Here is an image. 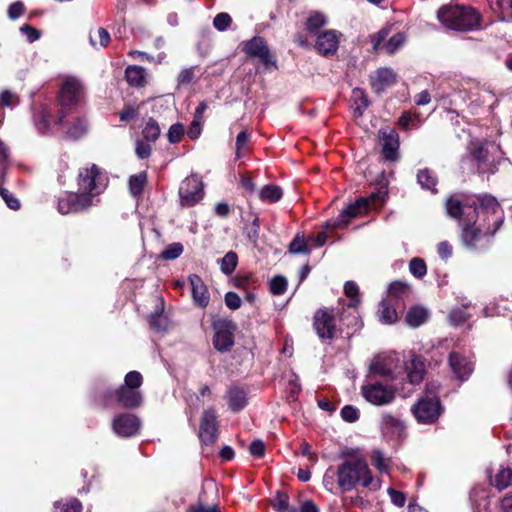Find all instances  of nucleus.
<instances>
[{
  "mask_svg": "<svg viewBox=\"0 0 512 512\" xmlns=\"http://www.w3.org/2000/svg\"><path fill=\"white\" fill-rule=\"evenodd\" d=\"M478 201V215L484 216L487 213H491L492 223H488L487 225L477 223L476 221L471 223L472 217L467 220H462V241L466 247L472 249L489 243L490 238L496 233L504 221L503 210L495 197L487 194L480 195Z\"/></svg>",
  "mask_w": 512,
  "mask_h": 512,
  "instance_id": "f257e3e1",
  "label": "nucleus"
},
{
  "mask_svg": "<svg viewBox=\"0 0 512 512\" xmlns=\"http://www.w3.org/2000/svg\"><path fill=\"white\" fill-rule=\"evenodd\" d=\"M437 17L449 29L471 31L480 28V15L473 8L444 6L439 9Z\"/></svg>",
  "mask_w": 512,
  "mask_h": 512,
  "instance_id": "f03ea898",
  "label": "nucleus"
},
{
  "mask_svg": "<svg viewBox=\"0 0 512 512\" xmlns=\"http://www.w3.org/2000/svg\"><path fill=\"white\" fill-rule=\"evenodd\" d=\"M142 375L138 371H130L126 374L124 384L110 394L103 401L105 407H111L115 401L125 408H136L142 403V394L139 391L142 385Z\"/></svg>",
  "mask_w": 512,
  "mask_h": 512,
  "instance_id": "7ed1b4c3",
  "label": "nucleus"
},
{
  "mask_svg": "<svg viewBox=\"0 0 512 512\" xmlns=\"http://www.w3.org/2000/svg\"><path fill=\"white\" fill-rule=\"evenodd\" d=\"M77 185L80 196L88 198L89 204L93 206L107 187V177L97 165L90 164L79 170Z\"/></svg>",
  "mask_w": 512,
  "mask_h": 512,
  "instance_id": "20e7f679",
  "label": "nucleus"
},
{
  "mask_svg": "<svg viewBox=\"0 0 512 512\" xmlns=\"http://www.w3.org/2000/svg\"><path fill=\"white\" fill-rule=\"evenodd\" d=\"M324 488L333 494L352 490V458L345 457L341 463L329 467L323 476Z\"/></svg>",
  "mask_w": 512,
  "mask_h": 512,
  "instance_id": "39448f33",
  "label": "nucleus"
},
{
  "mask_svg": "<svg viewBox=\"0 0 512 512\" xmlns=\"http://www.w3.org/2000/svg\"><path fill=\"white\" fill-rule=\"evenodd\" d=\"M83 93V85L76 77H66L61 85L59 93V105L61 110L55 119V124L62 125L64 120V111L76 106Z\"/></svg>",
  "mask_w": 512,
  "mask_h": 512,
  "instance_id": "423d86ee",
  "label": "nucleus"
},
{
  "mask_svg": "<svg viewBox=\"0 0 512 512\" xmlns=\"http://www.w3.org/2000/svg\"><path fill=\"white\" fill-rule=\"evenodd\" d=\"M403 362L396 352H383L375 356L370 364V370L383 377L396 378L403 372Z\"/></svg>",
  "mask_w": 512,
  "mask_h": 512,
  "instance_id": "0eeeda50",
  "label": "nucleus"
},
{
  "mask_svg": "<svg viewBox=\"0 0 512 512\" xmlns=\"http://www.w3.org/2000/svg\"><path fill=\"white\" fill-rule=\"evenodd\" d=\"M381 157L389 163H396L400 159V138L398 133L391 128L378 131Z\"/></svg>",
  "mask_w": 512,
  "mask_h": 512,
  "instance_id": "6e6552de",
  "label": "nucleus"
},
{
  "mask_svg": "<svg viewBox=\"0 0 512 512\" xmlns=\"http://www.w3.org/2000/svg\"><path fill=\"white\" fill-rule=\"evenodd\" d=\"M203 183L196 175L184 179L179 188V197L182 206L191 207L203 198Z\"/></svg>",
  "mask_w": 512,
  "mask_h": 512,
  "instance_id": "1a4fd4ad",
  "label": "nucleus"
},
{
  "mask_svg": "<svg viewBox=\"0 0 512 512\" xmlns=\"http://www.w3.org/2000/svg\"><path fill=\"white\" fill-rule=\"evenodd\" d=\"M141 425V420L136 415L121 413L113 418L111 427L118 437L131 438L140 433Z\"/></svg>",
  "mask_w": 512,
  "mask_h": 512,
  "instance_id": "9d476101",
  "label": "nucleus"
},
{
  "mask_svg": "<svg viewBox=\"0 0 512 512\" xmlns=\"http://www.w3.org/2000/svg\"><path fill=\"white\" fill-rule=\"evenodd\" d=\"M366 401L373 405L381 406L391 403L395 399L396 390L393 387L381 383L367 384L361 389Z\"/></svg>",
  "mask_w": 512,
  "mask_h": 512,
  "instance_id": "9b49d317",
  "label": "nucleus"
},
{
  "mask_svg": "<svg viewBox=\"0 0 512 512\" xmlns=\"http://www.w3.org/2000/svg\"><path fill=\"white\" fill-rule=\"evenodd\" d=\"M243 51L252 57H257L266 69H277L276 60L262 37H253L244 44Z\"/></svg>",
  "mask_w": 512,
  "mask_h": 512,
  "instance_id": "f8f14e48",
  "label": "nucleus"
},
{
  "mask_svg": "<svg viewBox=\"0 0 512 512\" xmlns=\"http://www.w3.org/2000/svg\"><path fill=\"white\" fill-rule=\"evenodd\" d=\"M214 347L221 352L228 351L234 344L235 325L229 320H218L213 323Z\"/></svg>",
  "mask_w": 512,
  "mask_h": 512,
  "instance_id": "ddd939ff",
  "label": "nucleus"
},
{
  "mask_svg": "<svg viewBox=\"0 0 512 512\" xmlns=\"http://www.w3.org/2000/svg\"><path fill=\"white\" fill-rule=\"evenodd\" d=\"M218 437L217 416L213 409L204 410L199 428V438L204 447L209 448Z\"/></svg>",
  "mask_w": 512,
  "mask_h": 512,
  "instance_id": "4468645a",
  "label": "nucleus"
},
{
  "mask_svg": "<svg viewBox=\"0 0 512 512\" xmlns=\"http://www.w3.org/2000/svg\"><path fill=\"white\" fill-rule=\"evenodd\" d=\"M389 29H382L378 33L371 36L372 46L374 50H384L388 54L395 53L406 41L404 33L398 32L391 36L385 42L389 35Z\"/></svg>",
  "mask_w": 512,
  "mask_h": 512,
  "instance_id": "2eb2a0df",
  "label": "nucleus"
},
{
  "mask_svg": "<svg viewBox=\"0 0 512 512\" xmlns=\"http://www.w3.org/2000/svg\"><path fill=\"white\" fill-rule=\"evenodd\" d=\"M418 422L427 424L434 422L440 415V403L437 398H424L412 407Z\"/></svg>",
  "mask_w": 512,
  "mask_h": 512,
  "instance_id": "dca6fc26",
  "label": "nucleus"
},
{
  "mask_svg": "<svg viewBox=\"0 0 512 512\" xmlns=\"http://www.w3.org/2000/svg\"><path fill=\"white\" fill-rule=\"evenodd\" d=\"M91 207L89 199L80 194L66 192L58 199L57 209L59 213L66 215L69 213H76Z\"/></svg>",
  "mask_w": 512,
  "mask_h": 512,
  "instance_id": "f3484780",
  "label": "nucleus"
},
{
  "mask_svg": "<svg viewBox=\"0 0 512 512\" xmlns=\"http://www.w3.org/2000/svg\"><path fill=\"white\" fill-rule=\"evenodd\" d=\"M354 484H360L363 487H370L372 490H379L381 487L379 480H374L367 463L364 460L354 456Z\"/></svg>",
  "mask_w": 512,
  "mask_h": 512,
  "instance_id": "a211bd4d",
  "label": "nucleus"
},
{
  "mask_svg": "<svg viewBox=\"0 0 512 512\" xmlns=\"http://www.w3.org/2000/svg\"><path fill=\"white\" fill-rule=\"evenodd\" d=\"M314 328L322 339H330L334 335L335 324L332 315L326 309H319L314 315Z\"/></svg>",
  "mask_w": 512,
  "mask_h": 512,
  "instance_id": "6ab92c4d",
  "label": "nucleus"
},
{
  "mask_svg": "<svg viewBox=\"0 0 512 512\" xmlns=\"http://www.w3.org/2000/svg\"><path fill=\"white\" fill-rule=\"evenodd\" d=\"M402 366L410 384L418 385L422 382L425 373V365L420 357L412 354L408 361L403 362Z\"/></svg>",
  "mask_w": 512,
  "mask_h": 512,
  "instance_id": "aec40b11",
  "label": "nucleus"
},
{
  "mask_svg": "<svg viewBox=\"0 0 512 512\" xmlns=\"http://www.w3.org/2000/svg\"><path fill=\"white\" fill-rule=\"evenodd\" d=\"M449 365L453 373L462 381L466 380L473 371L472 363L458 352L450 353Z\"/></svg>",
  "mask_w": 512,
  "mask_h": 512,
  "instance_id": "412c9836",
  "label": "nucleus"
},
{
  "mask_svg": "<svg viewBox=\"0 0 512 512\" xmlns=\"http://www.w3.org/2000/svg\"><path fill=\"white\" fill-rule=\"evenodd\" d=\"M189 283L194 303L199 307H206L209 303L210 295L203 280L198 275L192 274L189 276Z\"/></svg>",
  "mask_w": 512,
  "mask_h": 512,
  "instance_id": "4be33fe9",
  "label": "nucleus"
},
{
  "mask_svg": "<svg viewBox=\"0 0 512 512\" xmlns=\"http://www.w3.org/2000/svg\"><path fill=\"white\" fill-rule=\"evenodd\" d=\"M338 44L336 32L327 30L318 36L315 47L321 55L327 56L336 52Z\"/></svg>",
  "mask_w": 512,
  "mask_h": 512,
  "instance_id": "5701e85b",
  "label": "nucleus"
},
{
  "mask_svg": "<svg viewBox=\"0 0 512 512\" xmlns=\"http://www.w3.org/2000/svg\"><path fill=\"white\" fill-rule=\"evenodd\" d=\"M396 82V74L390 68H379L371 76V84L376 92H381Z\"/></svg>",
  "mask_w": 512,
  "mask_h": 512,
  "instance_id": "b1692460",
  "label": "nucleus"
},
{
  "mask_svg": "<svg viewBox=\"0 0 512 512\" xmlns=\"http://www.w3.org/2000/svg\"><path fill=\"white\" fill-rule=\"evenodd\" d=\"M397 303L391 299H382L378 305L377 316L382 324L391 325L397 322Z\"/></svg>",
  "mask_w": 512,
  "mask_h": 512,
  "instance_id": "393cba45",
  "label": "nucleus"
},
{
  "mask_svg": "<svg viewBox=\"0 0 512 512\" xmlns=\"http://www.w3.org/2000/svg\"><path fill=\"white\" fill-rule=\"evenodd\" d=\"M478 208H472L471 206L462 205L461 201L455 197H450L446 202L447 213L456 219H459L462 224V220L470 218L471 213L477 212Z\"/></svg>",
  "mask_w": 512,
  "mask_h": 512,
  "instance_id": "a878e982",
  "label": "nucleus"
},
{
  "mask_svg": "<svg viewBox=\"0 0 512 512\" xmlns=\"http://www.w3.org/2000/svg\"><path fill=\"white\" fill-rule=\"evenodd\" d=\"M351 221L352 203H348L335 220H329L325 223L326 227H329L338 238V231L347 229Z\"/></svg>",
  "mask_w": 512,
  "mask_h": 512,
  "instance_id": "bb28decb",
  "label": "nucleus"
},
{
  "mask_svg": "<svg viewBox=\"0 0 512 512\" xmlns=\"http://www.w3.org/2000/svg\"><path fill=\"white\" fill-rule=\"evenodd\" d=\"M428 315L429 312L426 308L421 306H414L408 310L405 316V322L408 326L417 328L427 321Z\"/></svg>",
  "mask_w": 512,
  "mask_h": 512,
  "instance_id": "cd10ccee",
  "label": "nucleus"
},
{
  "mask_svg": "<svg viewBox=\"0 0 512 512\" xmlns=\"http://www.w3.org/2000/svg\"><path fill=\"white\" fill-rule=\"evenodd\" d=\"M492 11L501 21H512V0H488Z\"/></svg>",
  "mask_w": 512,
  "mask_h": 512,
  "instance_id": "c85d7f7f",
  "label": "nucleus"
},
{
  "mask_svg": "<svg viewBox=\"0 0 512 512\" xmlns=\"http://www.w3.org/2000/svg\"><path fill=\"white\" fill-rule=\"evenodd\" d=\"M410 294V287L407 283L402 281H394L392 282L387 289V298L391 299L393 302L397 303L400 300L408 297Z\"/></svg>",
  "mask_w": 512,
  "mask_h": 512,
  "instance_id": "c756f323",
  "label": "nucleus"
},
{
  "mask_svg": "<svg viewBox=\"0 0 512 512\" xmlns=\"http://www.w3.org/2000/svg\"><path fill=\"white\" fill-rule=\"evenodd\" d=\"M404 428L402 421L389 413L381 417V430L384 434H400Z\"/></svg>",
  "mask_w": 512,
  "mask_h": 512,
  "instance_id": "7c9ffc66",
  "label": "nucleus"
},
{
  "mask_svg": "<svg viewBox=\"0 0 512 512\" xmlns=\"http://www.w3.org/2000/svg\"><path fill=\"white\" fill-rule=\"evenodd\" d=\"M228 404L233 411L242 410L247 404L245 391L238 387L231 388L228 391Z\"/></svg>",
  "mask_w": 512,
  "mask_h": 512,
  "instance_id": "2f4dec72",
  "label": "nucleus"
},
{
  "mask_svg": "<svg viewBox=\"0 0 512 512\" xmlns=\"http://www.w3.org/2000/svg\"><path fill=\"white\" fill-rule=\"evenodd\" d=\"M146 72L140 66H128L125 70L127 82L135 87H140L145 82Z\"/></svg>",
  "mask_w": 512,
  "mask_h": 512,
  "instance_id": "473e14b6",
  "label": "nucleus"
},
{
  "mask_svg": "<svg viewBox=\"0 0 512 512\" xmlns=\"http://www.w3.org/2000/svg\"><path fill=\"white\" fill-rule=\"evenodd\" d=\"M282 197V189L276 185H266L259 192V198L264 202L274 203Z\"/></svg>",
  "mask_w": 512,
  "mask_h": 512,
  "instance_id": "72a5a7b5",
  "label": "nucleus"
},
{
  "mask_svg": "<svg viewBox=\"0 0 512 512\" xmlns=\"http://www.w3.org/2000/svg\"><path fill=\"white\" fill-rule=\"evenodd\" d=\"M146 182H147V174H146V172L142 171V172H140L138 174L132 175L129 178V191H130V193L134 197L139 196L142 193Z\"/></svg>",
  "mask_w": 512,
  "mask_h": 512,
  "instance_id": "f704fd0d",
  "label": "nucleus"
},
{
  "mask_svg": "<svg viewBox=\"0 0 512 512\" xmlns=\"http://www.w3.org/2000/svg\"><path fill=\"white\" fill-rule=\"evenodd\" d=\"M512 483V470L508 468H501L491 479V484L498 489H505Z\"/></svg>",
  "mask_w": 512,
  "mask_h": 512,
  "instance_id": "c9c22d12",
  "label": "nucleus"
},
{
  "mask_svg": "<svg viewBox=\"0 0 512 512\" xmlns=\"http://www.w3.org/2000/svg\"><path fill=\"white\" fill-rule=\"evenodd\" d=\"M327 23L326 16L318 11L311 12L306 21V29L309 32H316Z\"/></svg>",
  "mask_w": 512,
  "mask_h": 512,
  "instance_id": "e433bc0d",
  "label": "nucleus"
},
{
  "mask_svg": "<svg viewBox=\"0 0 512 512\" xmlns=\"http://www.w3.org/2000/svg\"><path fill=\"white\" fill-rule=\"evenodd\" d=\"M237 262V254L233 251H229L220 259V269L224 274L229 275L235 270Z\"/></svg>",
  "mask_w": 512,
  "mask_h": 512,
  "instance_id": "4c0bfd02",
  "label": "nucleus"
},
{
  "mask_svg": "<svg viewBox=\"0 0 512 512\" xmlns=\"http://www.w3.org/2000/svg\"><path fill=\"white\" fill-rule=\"evenodd\" d=\"M52 114L47 108H42L41 111L35 116V125L40 132L49 130L52 122Z\"/></svg>",
  "mask_w": 512,
  "mask_h": 512,
  "instance_id": "58836bf2",
  "label": "nucleus"
},
{
  "mask_svg": "<svg viewBox=\"0 0 512 512\" xmlns=\"http://www.w3.org/2000/svg\"><path fill=\"white\" fill-rule=\"evenodd\" d=\"M54 508L56 512H81L82 504L78 499L71 498L65 503L62 501H56L54 503Z\"/></svg>",
  "mask_w": 512,
  "mask_h": 512,
  "instance_id": "ea45409f",
  "label": "nucleus"
},
{
  "mask_svg": "<svg viewBox=\"0 0 512 512\" xmlns=\"http://www.w3.org/2000/svg\"><path fill=\"white\" fill-rule=\"evenodd\" d=\"M371 462L372 465L375 466L380 473H388L389 472V463L390 460L385 458L382 451L376 449L373 450L371 454Z\"/></svg>",
  "mask_w": 512,
  "mask_h": 512,
  "instance_id": "a19ab883",
  "label": "nucleus"
},
{
  "mask_svg": "<svg viewBox=\"0 0 512 512\" xmlns=\"http://www.w3.org/2000/svg\"><path fill=\"white\" fill-rule=\"evenodd\" d=\"M323 230L315 236H310L309 241L313 242L316 247H322L330 239L337 238L329 227H326V223L322 226Z\"/></svg>",
  "mask_w": 512,
  "mask_h": 512,
  "instance_id": "79ce46f5",
  "label": "nucleus"
},
{
  "mask_svg": "<svg viewBox=\"0 0 512 512\" xmlns=\"http://www.w3.org/2000/svg\"><path fill=\"white\" fill-rule=\"evenodd\" d=\"M289 252L292 254H309L307 242L303 235L297 234L289 245Z\"/></svg>",
  "mask_w": 512,
  "mask_h": 512,
  "instance_id": "37998d69",
  "label": "nucleus"
},
{
  "mask_svg": "<svg viewBox=\"0 0 512 512\" xmlns=\"http://www.w3.org/2000/svg\"><path fill=\"white\" fill-rule=\"evenodd\" d=\"M417 181L422 188L434 190L437 180L428 169H422L417 174Z\"/></svg>",
  "mask_w": 512,
  "mask_h": 512,
  "instance_id": "c03bdc74",
  "label": "nucleus"
},
{
  "mask_svg": "<svg viewBox=\"0 0 512 512\" xmlns=\"http://www.w3.org/2000/svg\"><path fill=\"white\" fill-rule=\"evenodd\" d=\"M142 135L149 142L156 141L160 135V127L158 123L153 119H149L142 131Z\"/></svg>",
  "mask_w": 512,
  "mask_h": 512,
  "instance_id": "a18cd8bd",
  "label": "nucleus"
},
{
  "mask_svg": "<svg viewBox=\"0 0 512 512\" xmlns=\"http://www.w3.org/2000/svg\"><path fill=\"white\" fill-rule=\"evenodd\" d=\"M96 36L99 40L100 47H106L108 45V43L110 41V35L106 29L100 27V28L96 29V31L94 33L92 31L90 32L89 41H90V44L95 48L97 47V41L95 39Z\"/></svg>",
  "mask_w": 512,
  "mask_h": 512,
  "instance_id": "49530a36",
  "label": "nucleus"
},
{
  "mask_svg": "<svg viewBox=\"0 0 512 512\" xmlns=\"http://www.w3.org/2000/svg\"><path fill=\"white\" fill-rule=\"evenodd\" d=\"M376 195L372 194L371 199L360 198L354 201V217L376 207Z\"/></svg>",
  "mask_w": 512,
  "mask_h": 512,
  "instance_id": "de8ad7c7",
  "label": "nucleus"
},
{
  "mask_svg": "<svg viewBox=\"0 0 512 512\" xmlns=\"http://www.w3.org/2000/svg\"><path fill=\"white\" fill-rule=\"evenodd\" d=\"M232 23L231 16L226 12L218 13L213 19V27L219 32L226 31Z\"/></svg>",
  "mask_w": 512,
  "mask_h": 512,
  "instance_id": "09e8293b",
  "label": "nucleus"
},
{
  "mask_svg": "<svg viewBox=\"0 0 512 512\" xmlns=\"http://www.w3.org/2000/svg\"><path fill=\"white\" fill-rule=\"evenodd\" d=\"M182 253L183 245L181 243H172L161 252V258L165 260H174L178 258Z\"/></svg>",
  "mask_w": 512,
  "mask_h": 512,
  "instance_id": "8fccbe9b",
  "label": "nucleus"
},
{
  "mask_svg": "<svg viewBox=\"0 0 512 512\" xmlns=\"http://www.w3.org/2000/svg\"><path fill=\"white\" fill-rule=\"evenodd\" d=\"M398 124L403 129H408L410 126L418 128L420 126L419 115L405 112L400 116Z\"/></svg>",
  "mask_w": 512,
  "mask_h": 512,
  "instance_id": "3c124183",
  "label": "nucleus"
},
{
  "mask_svg": "<svg viewBox=\"0 0 512 512\" xmlns=\"http://www.w3.org/2000/svg\"><path fill=\"white\" fill-rule=\"evenodd\" d=\"M409 270L415 277L422 278L427 272V267L423 259L413 258L409 263Z\"/></svg>",
  "mask_w": 512,
  "mask_h": 512,
  "instance_id": "603ef678",
  "label": "nucleus"
},
{
  "mask_svg": "<svg viewBox=\"0 0 512 512\" xmlns=\"http://www.w3.org/2000/svg\"><path fill=\"white\" fill-rule=\"evenodd\" d=\"M353 95H354V102L357 103V107L354 108V116L356 115V113L358 115H361L363 110L368 107L369 101H368L367 97L365 96L364 92L360 89H354Z\"/></svg>",
  "mask_w": 512,
  "mask_h": 512,
  "instance_id": "864d4df0",
  "label": "nucleus"
},
{
  "mask_svg": "<svg viewBox=\"0 0 512 512\" xmlns=\"http://www.w3.org/2000/svg\"><path fill=\"white\" fill-rule=\"evenodd\" d=\"M287 280L283 276H275L270 281V290L274 295H282L287 289Z\"/></svg>",
  "mask_w": 512,
  "mask_h": 512,
  "instance_id": "5fc2aeb1",
  "label": "nucleus"
},
{
  "mask_svg": "<svg viewBox=\"0 0 512 512\" xmlns=\"http://www.w3.org/2000/svg\"><path fill=\"white\" fill-rule=\"evenodd\" d=\"M87 131V123L83 119H77L73 125L68 129V135L77 139L85 134Z\"/></svg>",
  "mask_w": 512,
  "mask_h": 512,
  "instance_id": "6e6d98bb",
  "label": "nucleus"
},
{
  "mask_svg": "<svg viewBox=\"0 0 512 512\" xmlns=\"http://www.w3.org/2000/svg\"><path fill=\"white\" fill-rule=\"evenodd\" d=\"M130 55L133 57H138L141 61H149L157 64L162 63L166 58V54L164 52L159 53L156 57L142 51H132L130 52Z\"/></svg>",
  "mask_w": 512,
  "mask_h": 512,
  "instance_id": "4d7b16f0",
  "label": "nucleus"
},
{
  "mask_svg": "<svg viewBox=\"0 0 512 512\" xmlns=\"http://www.w3.org/2000/svg\"><path fill=\"white\" fill-rule=\"evenodd\" d=\"M0 195L6 205L12 210H18L21 206L19 199H17L14 194L8 191L5 188L0 189Z\"/></svg>",
  "mask_w": 512,
  "mask_h": 512,
  "instance_id": "13d9d810",
  "label": "nucleus"
},
{
  "mask_svg": "<svg viewBox=\"0 0 512 512\" xmlns=\"http://www.w3.org/2000/svg\"><path fill=\"white\" fill-rule=\"evenodd\" d=\"M289 497L284 492H277L275 498L272 501V506L276 511L282 512L286 511L289 507L288 505Z\"/></svg>",
  "mask_w": 512,
  "mask_h": 512,
  "instance_id": "bf43d9fd",
  "label": "nucleus"
},
{
  "mask_svg": "<svg viewBox=\"0 0 512 512\" xmlns=\"http://www.w3.org/2000/svg\"><path fill=\"white\" fill-rule=\"evenodd\" d=\"M250 141V134L243 130L236 137V156L240 158L242 156V151L247 147V144Z\"/></svg>",
  "mask_w": 512,
  "mask_h": 512,
  "instance_id": "052dcab7",
  "label": "nucleus"
},
{
  "mask_svg": "<svg viewBox=\"0 0 512 512\" xmlns=\"http://www.w3.org/2000/svg\"><path fill=\"white\" fill-rule=\"evenodd\" d=\"M152 147L149 143L137 140L135 153L140 159H147L151 155Z\"/></svg>",
  "mask_w": 512,
  "mask_h": 512,
  "instance_id": "680f3d73",
  "label": "nucleus"
},
{
  "mask_svg": "<svg viewBox=\"0 0 512 512\" xmlns=\"http://www.w3.org/2000/svg\"><path fill=\"white\" fill-rule=\"evenodd\" d=\"M194 78V69L193 68H185L183 69L177 78L178 87L188 86Z\"/></svg>",
  "mask_w": 512,
  "mask_h": 512,
  "instance_id": "e2e57ef3",
  "label": "nucleus"
},
{
  "mask_svg": "<svg viewBox=\"0 0 512 512\" xmlns=\"http://www.w3.org/2000/svg\"><path fill=\"white\" fill-rule=\"evenodd\" d=\"M184 133V128L181 124L177 123L170 127L168 131V140L170 143H177L180 141Z\"/></svg>",
  "mask_w": 512,
  "mask_h": 512,
  "instance_id": "0e129e2a",
  "label": "nucleus"
},
{
  "mask_svg": "<svg viewBox=\"0 0 512 512\" xmlns=\"http://www.w3.org/2000/svg\"><path fill=\"white\" fill-rule=\"evenodd\" d=\"M20 32L24 35L29 43H33L40 37V32L29 25L20 27Z\"/></svg>",
  "mask_w": 512,
  "mask_h": 512,
  "instance_id": "69168bd1",
  "label": "nucleus"
},
{
  "mask_svg": "<svg viewBox=\"0 0 512 512\" xmlns=\"http://www.w3.org/2000/svg\"><path fill=\"white\" fill-rule=\"evenodd\" d=\"M167 323V318L162 314L153 315L150 319V326L157 331L165 330Z\"/></svg>",
  "mask_w": 512,
  "mask_h": 512,
  "instance_id": "338daca9",
  "label": "nucleus"
},
{
  "mask_svg": "<svg viewBox=\"0 0 512 512\" xmlns=\"http://www.w3.org/2000/svg\"><path fill=\"white\" fill-rule=\"evenodd\" d=\"M388 494L390 496L391 502L397 507H403L406 502V496L404 493L397 491L393 488L388 489Z\"/></svg>",
  "mask_w": 512,
  "mask_h": 512,
  "instance_id": "774afa93",
  "label": "nucleus"
}]
</instances>
